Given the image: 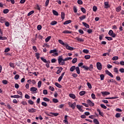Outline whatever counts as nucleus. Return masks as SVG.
<instances>
[{"mask_svg": "<svg viewBox=\"0 0 124 124\" xmlns=\"http://www.w3.org/2000/svg\"><path fill=\"white\" fill-rule=\"evenodd\" d=\"M69 60H72V58L67 57L63 59H62V56H59L58 59V63L60 65H64L65 64V62L69 61Z\"/></svg>", "mask_w": 124, "mask_h": 124, "instance_id": "f257e3e1", "label": "nucleus"}, {"mask_svg": "<svg viewBox=\"0 0 124 124\" xmlns=\"http://www.w3.org/2000/svg\"><path fill=\"white\" fill-rule=\"evenodd\" d=\"M96 67L98 69V70H102V64H101V63L99 62H97L96 63Z\"/></svg>", "mask_w": 124, "mask_h": 124, "instance_id": "f03ea898", "label": "nucleus"}, {"mask_svg": "<svg viewBox=\"0 0 124 124\" xmlns=\"http://www.w3.org/2000/svg\"><path fill=\"white\" fill-rule=\"evenodd\" d=\"M108 34L110 36H112V37L115 38L117 36V34L116 33H114V32L112 30H110L108 31Z\"/></svg>", "mask_w": 124, "mask_h": 124, "instance_id": "7ed1b4c3", "label": "nucleus"}, {"mask_svg": "<svg viewBox=\"0 0 124 124\" xmlns=\"http://www.w3.org/2000/svg\"><path fill=\"white\" fill-rule=\"evenodd\" d=\"M46 115L49 117H53V115L54 116V117H58V116H59V113L50 112L49 113L46 114Z\"/></svg>", "mask_w": 124, "mask_h": 124, "instance_id": "20e7f679", "label": "nucleus"}, {"mask_svg": "<svg viewBox=\"0 0 124 124\" xmlns=\"http://www.w3.org/2000/svg\"><path fill=\"white\" fill-rule=\"evenodd\" d=\"M76 107L78 110L80 111V112H84V110L83 109V106H81L80 105H77Z\"/></svg>", "mask_w": 124, "mask_h": 124, "instance_id": "39448f33", "label": "nucleus"}, {"mask_svg": "<svg viewBox=\"0 0 124 124\" xmlns=\"http://www.w3.org/2000/svg\"><path fill=\"white\" fill-rule=\"evenodd\" d=\"M64 46L65 47H66V49H67V50H69V51H73L74 50L73 47L68 46L67 44H66V45H65Z\"/></svg>", "mask_w": 124, "mask_h": 124, "instance_id": "423d86ee", "label": "nucleus"}, {"mask_svg": "<svg viewBox=\"0 0 124 124\" xmlns=\"http://www.w3.org/2000/svg\"><path fill=\"white\" fill-rule=\"evenodd\" d=\"M105 72H106V74H107V75H108V76H109L111 78H113V77H114V76H113V74H112V73H111V72H109V71H108V70H106L105 71Z\"/></svg>", "mask_w": 124, "mask_h": 124, "instance_id": "0eeeda50", "label": "nucleus"}, {"mask_svg": "<svg viewBox=\"0 0 124 124\" xmlns=\"http://www.w3.org/2000/svg\"><path fill=\"white\" fill-rule=\"evenodd\" d=\"M64 74H65V72H63L61 75V76L58 78V82H61V81H62V77L64 76Z\"/></svg>", "mask_w": 124, "mask_h": 124, "instance_id": "6e6552de", "label": "nucleus"}, {"mask_svg": "<svg viewBox=\"0 0 124 124\" xmlns=\"http://www.w3.org/2000/svg\"><path fill=\"white\" fill-rule=\"evenodd\" d=\"M87 102L88 103V104H89V105H90V106H94V104L93 103V102H92V101H91V100H87Z\"/></svg>", "mask_w": 124, "mask_h": 124, "instance_id": "1a4fd4ad", "label": "nucleus"}, {"mask_svg": "<svg viewBox=\"0 0 124 124\" xmlns=\"http://www.w3.org/2000/svg\"><path fill=\"white\" fill-rule=\"evenodd\" d=\"M101 93H102L103 96H105V95H108L110 94V92L105 91V92H102Z\"/></svg>", "mask_w": 124, "mask_h": 124, "instance_id": "9d476101", "label": "nucleus"}, {"mask_svg": "<svg viewBox=\"0 0 124 124\" xmlns=\"http://www.w3.org/2000/svg\"><path fill=\"white\" fill-rule=\"evenodd\" d=\"M11 98H22V96H20L19 95H11Z\"/></svg>", "mask_w": 124, "mask_h": 124, "instance_id": "9b49d317", "label": "nucleus"}, {"mask_svg": "<svg viewBox=\"0 0 124 124\" xmlns=\"http://www.w3.org/2000/svg\"><path fill=\"white\" fill-rule=\"evenodd\" d=\"M28 111L29 113H35V112H36V109L34 108H30Z\"/></svg>", "mask_w": 124, "mask_h": 124, "instance_id": "f8f14e48", "label": "nucleus"}, {"mask_svg": "<svg viewBox=\"0 0 124 124\" xmlns=\"http://www.w3.org/2000/svg\"><path fill=\"white\" fill-rule=\"evenodd\" d=\"M75 39L76 40H78V42H84V39H82V38H79L78 37H77L75 38Z\"/></svg>", "mask_w": 124, "mask_h": 124, "instance_id": "ddd939ff", "label": "nucleus"}, {"mask_svg": "<svg viewBox=\"0 0 124 124\" xmlns=\"http://www.w3.org/2000/svg\"><path fill=\"white\" fill-rule=\"evenodd\" d=\"M69 96L71 97V98H72L73 99H75V98H76V96L75 95V94L73 93H70L69 94Z\"/></svg>", "mask_w": 124, "mask_h": 124, "instance_id": "4468645a", "label": "nucleus"}, {"mask_svg": "<svg viewBox=\"0 0 124 124\" xmlns=\"http://www.w3.org/2000/svg\"><path fill=\"white\" fill-rule=\"evenodd\" d=\"M63 69V68H62V67H60L59 68V69L57 70L56 74H59L61 73V72H62V70Z\"/></svg>", "mask_w": 124, "mask_h": 124, "instance_id": "2eb2a0df", "label": "nucleus"}, {"mask_svg": "<svg viewBox=\"0 0 124 124\" xmlns=\"http://www.w3.org/2000/svg\"><path fill=\"white\" fill-rule=\"evenodd\" d=\"M71 107L72 108L73 110H74L75 109V107H76V102H75L72 104Z\"/></svg>", "mask_w": 124, "mask_h": 124, "instance_id": "dca6fc26", "label": "nucleus"}, {"mask_svg": "<svg viewBox=\"0 0 124 124\" xmlns=\"http://www.w3.org/2000/svg\"><path fill=\"white\" fill-rule=\"evenodd\" d=\"M82 24L83 26H84V27H85V28H86V29H90V25H89V24L86 22H82Z\"/></svg>", "mask_w": 124, "mask_h": 124, "instance_id": "f3484780", "label": "nucleus"}, {"mask_svg": "<svg viewBox=\"0 0 124 124\" xmlns=\"http://www.w3.org/2000/svg\"><path fill=\"white\" fill-rule=\"evenodd\" d=\"M93 65L91 64L88 67V70H89L90 71H93Z\"/></svg>", "mask_w": 124, "mask_h": 124, "instance_id": "a211bd4d", "label": "nucleus"}, {"mask_svg": "<svg viewBox=\"0 0 124 124\" xmlns=\"http://www.w3.org/2000/svg\"><path fill=\"white\" fill-rule=\"evenodd\" d=\"M72 22V21L71 20H66L63 23V25H68V24H70Z\"/></svg>", "mask_w": 124, "mask_h": 124, "instance_id": "6ab92c4d", "label": "nucleus"}, {"mask_svg": "<svg viewBox=\"0 0 124 124\" xmlns=\"http://www.w3.org/2000/svg\"><path fill=\"white\" fill-rule=\"evenodd\" d=\"M36 91H37V88H36V87H31L30 89V91L31 92H36Z\"/></svg>", "mask_w": 124, "mask_h": 124, "instance_id": "aec40b11", "label": "nucleus"}, {"mask_svg": "<svg viewBox=\"0 0 124 124\" xmlns=\"http://www.w3.org/2000/svg\"><path fill=\"white\" fill-rule=\"evenodd\" d=\"M58 42L61 44V45H63V46H65L66 44H65L64 42H63V41H62V40H58Z\"/></svg>", "mask_w": 124, "mask_h": 124, "instance_id": "412c9836", "label": "nucleus"}, {"mask_svg": "<svg viewBox=\"0 0 124 124\" xmlns=\"http://www.w3.org/2000/svg\"><path fill=\"white\" fill-rule=\"evenodd\" d=\"M56 52H58V50H57V49L50 50L49 51V54H54V53H56Z\"/></svg>", "mask_w": 124, "mask_h": 124, "instance_id": "4be33fe9", "label": "nucleus"}, {"mask_svg": "<svg viewBox=\"0 0 124 124\" xmlns=\"http://www.w3.org/2000/svg\"><path fill=\"white\" fill-rule=\"evenodd\" d=\"M104 5L105 6L106 8H109V7H110V6H109V2H105L104 3Z\"/></svg>", "mask_w": 124, "mask_h": 124, "instance_id": "5701e85b", "label": "nucleus"}, {"mask_svg": "<svg viewBox=\"0 0 124 124\" xmlns=\"http://www.w3.org/2000/svg\"><path fill=\"white\" fill-rule=\"evenodd\" d=\"M55 85L57 88H59V89H62V86L60 84H59L58 82H56L55 83Z\"/></svg>", "mask_w": 124, "mask_h": 124, "instance_id": "b1692460", "label": "nucleus"}, {"mask_svg": "<svg viewBox=\"0 0 124 124\" xmlns=\"http://www.w3.org/2000/svg\"><path fill=\"white\" fill-rule=\"evenodd\" d=\"M52 13L53 15H55V16H59V13H58L56 10H53L52 11Z\"/></svg>", "mask_w": 124, "mask_h": 124, "instance_id": "393cba45", "label": "nucleus"}, {"mask_svg": "<svg viewBox=\"0 0 124 124\" xmlns=\"http://www.w3.org/2000/svg\"><path fill=\"white\" fill-rule=\"evenodd\" d=\"M122 10V6H120L116 8V12H120Z\"/></svg>", "mask_w": 124, "mask_h": 124, "instance_id": "a878e982", "label": "nucleus"}, {"mask_svg": "<svg viewBox=\"0 0 124 124\" xmlns=\"http://www.w3.org/2000/svg\"><path fill=\"white\" fill-rule=\"evenodd\" d=\"M65 16V14H64V12H62L61 13V19H62V20H64Z\"/></svg>", "mask_w": 124, "mask_h": 124, "instance_id": "bb28decb", "label": "nucleus"}, {"mask_svg": "<svg viewBox=\"0 0 124 124\" xmlns=\"http://www.w3.org/2000/svg\"><path fill=\"white\" fill-rule=\"evenodd\" d=\"M76 68V67L75 66H72L70 68V71H71L72 72H73V71L75 70Z\"/></svg>", "mask_w": 124, "mask_h": 124, "instance_id": "cd10ccee", "label": "nucleus"}, {"mask_svg": "<svg viewBox=\"0 0 124 124\" xmlns=\"http://www.w3.org/2000/svg\"><path fill=\"white\" fill-rule=\"evenodd\" d=\"M50 61H47V62H46V66L47 68H49L50 67Z\"/></svg>", "mask_w": 124, "mask_h": 124, "instance_id": "c85d7f7f", "label": "nucleus"}, {"mask_svg": "<svg viewBox=\"0 0 124 124\" xmlns=\"http://www.w3.org/2000/svg\"><path fill=\"white\" fill-rule=\"evenodd\" d=\"M97 112H98L99 113V115H100V116H101L102 117H103V112H101L100 111V109H99V108H98L97 109Z\"/></svg>", "mask_w": 124, "mask_h": 124, "instance_id": "c756f323", "label": "nucleus"}, {"mask_svg": "<svg viewBox=\"0 0 124 124\" xmlns=\"http://www.w3.org/2000/svg\"><path fill=\"white\" fill-rule=\"evenodd\" d=\"M86 17H87V16H85V15H83V16H81L80 17H79V19H80V21H83V20L85 19Z\"/></svg>", "mask_w": 124, "mask_h": 124, "instance_id": "7c9ffc66", "label": "nucleus"}, {"mask_svg": "<svg viewBox=\"0 0 124 124\" xmlns=\"http://www.w3.org/2000/svg\"><path fill=\"white\" fill-rule=\"evenodd\" d=\"M93 123H94L95 124H99V121H98V120H97L96 119H93Z\"/></svg>", "mask_w": 124, "mask_h": 124, "instance_id": "2f4dec72", "label": "nucleus"}, {"mask_svg": "<svg viewBox=\"0 0 124 124\" xmlns=\"http://www.w3.org/2000/svg\"><path fill=\"white\" fill-rule=\"evenodd\" d=\"M52 37L51 36H49L48 37H47L46 39H45V41L46 42H48V41L50 40V39H51V38Z\"/></svg>", "mask_w": 124, "mask_h": 124, "instance_id": "473e14b6", "label": "nucleus"}, {"mask_svg": "<svg viewBox=\"0 0 124 124\" xmlns=\"http://www.w3.org/2000/svg\"><path fill=\"white\" fill-rule=\"evenodd\" d=\"M57 24H58V22L56 21H51V23H50L51 26H55V25H57Z\"/></svg>", "mask_w": 124, "mask_h": 124, "instance_id": "72a5a7b5", "label": "nucleus"}, {"mask_svg": "<svg viewBox=\"0 0 124 124\" xmlns=\"http://www.w3.org/2000/svg\"><path fill=\"white\" fill-rule=\"evenodd\" d=\"M9 12V10H8V9H4L3 11V13L4 14H7V13H8Z\"/></svg>", "mask_w": 124, "mask_h": 124, "instance_id": "f704fd0d", "label": "nucleus"}, {"mask_svg": "<svg viewBox=\"0 0 124 124\" xmlns=\"http://www.w3.org/2000/svg\"><path fill=\"white\" fill-rule=\"evenodd\" d=\"M75 69L77 71V73L78 74H79L80 73V68H79V67L77 66V67H76Z\"/></svg>", "mask_w": 124, "mask_h": 124, "instance_id": "c9c22d12", "label": "nucleus"}, {"mask_svg": "<svg viewBox=\"0 0 124 124\" xmlns=\"http://www.w3.org/2000/svg\"><path fill=\"white\" fill-rule=\"evenodd\" d=\"M86 93V91H81L79 92V95L83 96Z\"/></svg>", "mask_w": 124, "mask_h": 124, "instance_id": "e433bc0d", "label": "nucleus"}, {"mask_svg": "<svg viewBox=\"0 0 124 124\" xmlns=\"http://www.w3.org/2000/svg\"><path fill=\"white\" fill-rule=\"evenodd\" d=\"M72 31L68 30L64 31L62 32V33H72Z\"/></svg>", "mask_w": 124, "mask_h": 124, "instance_id": "4c0bfd02", "label": "nucleus"}, {"mask_svg": "<svg viewBox=\"0 0 124 124\" xmlns=\"http://www.w3.org/2000/svg\"><path fill=\"white\" fill-rule=\"evenodd\" d=\"M7 37L5 36H0V40H6Z\"/></svg>", "mask_w": 124, "mask_h": 124, "instance_id": "58836bf2", "label": "nucleus"}, {"mask_svg": "<svg viewBox=\"0 0 124 124\" xmlns=\"http://www.w3.org/2000/svg\"><path fill=\"white\" fill-rule=\"evenodd\" d=\"M81 68H84V70H89V67L87 66L83 65L81 67Z\"/></svg>", "mask_w": 124, "mask_h": 124, "instance_id": "ea45409f", "label": "nucleus"}, {"mask_svg": "<svg viewBox=\"0 0 124 124\" xmlns=\"http://www.w3.org/2000/svg\"><path fill=\"white\" fill-rule=\"evenodd\" d=\"M84 59L85 60H90V59H91V55H85L84 56Z\"/></svg>", "mask_w": 124, "mask_h": 124, "instance_id": "a19ab883", "label": "nucleus"}, {"mask_svg": "<svg viewBox=\"0 0 124 124\" xmlns=\"http://www.w3.org/2000/svg\"><path fill=\"white\" fill-rule=\"evenodd\" d=\"M112 61H118L119 60V57L114 56L112 58Z\"/></svg>", "mask_w": 124, "mask_h": 124, "instance_id": "79ce46f5", "label": "nucleus"}, {"mask_svg": "<svg viewBox=\"0 0 124 124\" xmlns=\"http://www.w3.org/2000/svg\"><path fill=\"white\" fill-rule=\"evenodd\" d=\"M39 56H40V54H39V53H35V57H36L37 60L39 59V58H40Z\"/></svg>", "mask_w": 124, "mask_h": 124, "instance_id": "37998d69", "label": "nucleus"}, {"mask_svg": "<svg viewBox=\"0 0 124 124\" xmlns=\"http://www.w3.org/2000/svg\"><path fill=\"white\" fill-rule=\"evenodd\" d=\"M93 10L94 11V12H96V11L97 10V7L96 6H93Z\"/></svg>", "mask_w": 124, "mask_h": 124, "instance_id": "c03bdc74", "label": "nucleus"}, {"mask_svg": "<svg viewBox=\"0 0 124 124\" xmlns=\"http://www.w3.org/2000/svg\"><path fill=\"white\" fill-rule=\"evenodd\" d=\"M42 106H44V107H47L48 105L47 104V103H46V102H42Z\"/></svg>", "mask_w": 124, "mask_h": 124, "instance_id": "a18cd8bd", "label": "nucleus"}, {"mask_svg": "<svg viewBox=\"0 0 124 124\" xmlns=\"http://www.w3.org/2000/svg\"><path fill=\"white\" fill-rule=\"evenodd\" d=\"M9 65L11 67H12V68H15V65H14V64L12 62H10Z\"/></svg>", "mask_w": 124, "mask_h": 124, "instance_id": "49530a36", "label": "nucleus"}, {"mask_svg": "<svg viewBox=\"0 0 124 124\" xmlns=\"http://www.w3.org/2000/svg\"><path fill=\"white\" fill-rule=\"evenodd\" d=\"M100 107L103 109H107V107H106L104 104H101Z\"/></svg>", "mask_w": 124, "mask_h": 124, "instance_id": "de8ad7c7", "label": "nucleus"}, {"mask_svg": "<svg viewBox=\"0 0 124 124\" xmlns=\"http://www.w3.org/2000/svg\"><path fill=\"white\" fill-rule=\"evenodd\" d=\"M33 13H34V11H31L28 14L27 16H31V15H32Z\"/></svg>", "mask_w": 124, "mask_h": 124, "instance_id": "09e8293b", "label": "nucleus"}, {"mask_svg": "<svg viewBox=\"0 0 124 124\" xmlns=\"http://www.w3.org/2000/svg\"><path fill=\"white\" fill-rule=\"evenodd\" d=\"M42 84V82L41 81H39L38 82V88H40L41 87V85Z\"/></svg>", "mask_w": 124, "mask_h": 124, "instance_id": "8fccbe9b", "label": "nucleus"}, {"mask_svg": "<svg viewBox=\"0 0 124 124\" xmlns=\"http://www.w3.org/2000/svg\"><path fill=\"white\" fill-rule=\"evenodd\" d=\"M80 10L83 13H86V9H85L84 7L80 8Z\"/></svg>", "mask_w": 124, "mask_h": 124, "instance_id": "3c124183", "label": "nucleus"}, {"mask_svg": "<svg viewBox=\"0 0 124 124\" xmlns=\"http://www.w3.org/2000/svg\"><path fill=\"white\" fill-rule=\"evenodd\" d=\"M41 60L42 61V62L45 63L48 62L46 59H45V58H44L43 57H41Z\"/></svg>", "mask_w": 124, "mask_h": 124, "instance_id": "603ef678", "label": "nucleus"}, {"mask_svg": "<svg viewBox=\"0 0 124 124\" xmlns=\"http://www.w3.org/2000/svg\"><path fill=\"white\" fill-rule=\"evenodd\" d=\"M105 38L106 39H107L108 40H109V41H111V40H113V38H112L111 37L106 36V37H105Z\"/></svg>", "mask_w": 124, "mask_h": 124, "instance_id": "864d4df0", "label": "nucleus"}, {"mask_svg": "<svg viewBox=\"0 0 124 124\" xmlns=\"http://www.w3.org/2000/svg\"><path fill=\"white\" fill-rule=\"evenodd\" d=\"M37 29L38 31H41V29H42V26L41 25H39L37 26Z\"/></svg>", "mask_w": 124, "mask_h": 124, "instance_id": "5fc2aeb1", "label": "nucleus"}, {"mask_svg": "<svg viewBox=\"0 0 124 124\" xmlns=\"http://www.w3.org/2000/svg\"><path fill=\"white\" fill-rule=\"evenodd\" d=\"M78 59L77 58H74L72 60L73 63H76L77 62Z\"/></svg>", "mask_w": 124, "mask_h": 124, "instance_id": "6e6d98bb", "label": "nucleus"}, {"mask_svg": "<svg viewBox=\"0 0 124 124\" xmlns=\"http://www.w3.org/2000/svg\"><path fill=\"white\" fill-rule=\"evenodd\" d=\"M49 89L50 91H52V92H54V91H55V88L51 86H49Z\"/></svg>", "mask_w": 124, "mask_h": 124, "instance_id": "4d7b16f0", "label": "nucleus"}, {"mask_svg": "<svg viewBox=\"0 0 124 124\" xmlns=\"http://www.w3.org/2000/svg\"><path fill=\"white\" fill-rule=\"evenodd\" d=\"M43 100L44 101H46V102H49L50 101V99H48L46 97H44L43 98Z\"/></svg>", "mask_w": 124, "mask_h": 124, "instance_id": "13d9d810", "label": "nucleus"}, {"mask_svg": "<svg viewBox=\"0 0 124 124\" xmlns=\"http://www.w3.org/2000/svg\"><path fill=\"white\" fill-rule=\"evenodd\" d=\"M52 101H53V102H54V103H58V102H59V100L55 98L53 99Z\"/></svg>", "mask_w": 124, "mask_h": 124, "instance_id": "bf43d9fd", "label": "nucleus"}, {"mask_svg": "<svg viewBox=\"0 0 124 124\" xmlns=\"http://www.w3.org/2000/svg\"><path fill=\"white\" fill-rule=\"evenodd\" d=\"M49 1H50V0H46L45 2V6L47 7L48 6V5L49 4Z\"/></svg>", "mask_w": 124, "mask_h": 124, "instance_id": "052dcab7", "label": "nucleus"}, {"mask_svg": "<svg viewBox=\"0 0 124 124\" xmlns=\"http://www.w3.org/2000/svg\"><path fill=\"white\" fill-rule=\"evenodd\" d=\"M19 78H20V76L19 75H16L15 77L14 78L16 80H18V79H19Z\"/></svg>", "mask_w": 124, "mask_h": 124, "instance_id": "680f3d73", "label": "nucleus"}, {"mask_svg": "<svg viewBox=\"0 0 124 124\" xmlns=\"http://www.w3.org/2000/svg\"><path fill=\"white\" fill-rule=\"evenodd\" d=\"M77 2L78 4H80V5H81V4H83V1H82L81 0H78L77 1Z\"/></svg>", "mask_w": 124, "mask_h": 124, "instance_id": "e2e57ef3", "label": "nucleus"}, {"mask_svg": "<svg viewBox=\"0 0 124 124\" xmlns=\"http://www.w3.org/2000/svg\"><path fill=\"white\" fill-rule=\"evenodd\" d=\"M100 79L102 81L103 80H104V75L101 74L100 75Z\"/></svg>", "mask_w": 124, "mask_h": 124, "instance_id": "0e129e2a", "label": "nucleus"}, {"mask_svg": "<svg viewBox=\"0 0 124 124\" xmlns=\"http://www.w3.org/2000/svg\"><path fill=\"white\" fill-rule=\"evenodd\" d=\"M28 103H29V104H31V105H33L34 102L31 100H29Z\"/></svg>", "mask_w": 124, "mask_h": 124, "instance_id": "69168bd1", "label": "nucleus"}, {"mask_svg": "<svg viewBox=\"0 0 124 124\" xmlns=\"http://www.w3.org/2000/svg\"><path fill=\"white\" fill-rule=\"evenodd\" d=\"M116 118H120L121 117V113H117L115 115Z\"/></svg>", "mask_w": 124, "mask_h": 124, "instance_id": "338daca9", "label": "nucleus"}, {"mask_svg": "<svg viewBox=\"0 0 124 124\" xmlns=\"http://www.w3.org/2000/svg\"><path fill=\"white\" fill-rule=\"evenodd\" d=\"M52 56L53 57H58L59 56V53L58 52H54Z\"/></svg>", "mask_w": 124, "mask_h": 124, "instance_id": "774afa93", "label": "nucleus"}]
</instances>
